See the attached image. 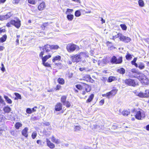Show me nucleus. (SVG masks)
<instances>
[{
	"label": "nucleus",
	"instance_id": "1",
	"mask_svg": "<svg viewBox=\"0 0 149 149\" xmlns=\"http://www.w3.org/2000/svg\"><path fill=\"white\" fill-rule=\"evenodd\" d=\"M119 38L120 41H123L125 43H128L131 40L130 38L125 36L120 33H119L116 35L113 36L112 38H111V39L114 40L116 38Z\"/></svg>",
	"mask_w": 149,
	"mask_h": 149
},
{
	"label": "nucleus",
	"instance_id": "2",
	"mask_svg": "<svg viewBox=\"0 0 149 149\" xmlns=\"http://www.w3.org/2000/svg\"><path fill=\"white\" fill-rule=\"evenodd\" d=\"M11 25L14 26L17 28H19L21 26L20 21L18 19L11 20L7 24L6 26L8 27H10L11 26Z\"/></svg>",
	"mask_w": 149,
	"mask_h": 149
},
{
	"label": "nucleus",
	"instance_id": "3",
	"mask_svg": "<svg viewBox=\"0 0 149 149\" xmlns=\"http://www.w3.org/2000/svg\"><path fill=\"white\" fill-rule=\"evenodd\" d=\"M139 77V79L143 85H146L149 84V80L146 76L143 74L140 73Z\"/></svg>",
	"mask_w": 149,
	"mask_h": 149
},
{
	"label": "nucleus",
	"instance_id": "4",
	"mask_svg": "<svg viewBox=\"0 0 149 149\" xmlns=\"http://www.w3.org/2000/svg\"><path fill=\"white\" fill-rule=\"evenodd\" d=\"M66 49L69 52H72L76 49L79 50V47L76 45L72 43H69L67 45Z\"/></svg>",
	"mask_w": 149,
	"mask_h": 149
},
{
	"label": "nucleus",
	"instance_id": "5",
	"mask_svg": "<svg viewBox=\"0 0 149 149\" xmlns=\"http://www.w3.org/2000/svg\"><path fill=\"white\" fill-rule=\"evenodd\" d=\"M145 116L144 111L141 109H139L136 111L135 118L138 120H141L145 118Z\"/></svg>",
	"mask_w": 149,
	"mask_h": 149
},
{
	"label": "nucleus",
	"instance_id": "6",
	"mask_svg": "<svg viewBox=\"0 0 149 149\" xmlns=\"http://www.w3.org/2000/svg\"><path fill=\"white\" fill-rule=\"evenodd\" d=\"M122 61V58L119 57L117 58L115 56L112 57L111 60V62L112 63L119 64Z\"/></svg>",
	"mask_w": 149,
	"mask_h": 149
},
{
	"label": "nucleus",
	"instance_id": "7",
	"mask_svg": "<svg viewBox=\"0 0 149 149\" xmlns=\"http://www.w3.org/2000/svg\"><path fill=\"white\" fill-rule=\"evenodd\" d=\"M136 95L141 98L147 97H149V91H146L144 93L142 92L136 93Z\"/></svg>",
	"mask_w": 149,
	"mask_h": 149
},
{
	"label": "nucleus",
	"instance_id": "8",
	"mask_svg": "<svg viewBox=\"0 0 149 149\" xmlns=\"http://www.w3.org/2000/svg\"><path fill=\"white\" fill-rule=\"evenodd\" d=\"M70 58L73 62L77 63L80 61L81 59V57L79 54H76L73 56H71Z\"/></svg>",
	"mask_w": 149,
	"mask_h": 149
},
{
	"label": "nucleus",
	"instance_id": "9",
	"mask_svg": "<svg viewBox=\"0 0 149 149\" xmlns=\"http://www.w3.org/2000/svg\"><path fill=\"white\" fill-rule=\"evenodd\" d=\"M125 84L129 86H134L136 84L134 80L132 79H129L125 80Z\"/></svg>",
	"mask_w": 149,
	"mask_h": 149
},
{
	"label": "nucleus",
	"instance_id": "10",
	"mask_svg": "<svg viewBox=\"0 0 149 149\" xmlns=\"http://www.w3.org/2000/svg\"><path fill=\"white\" fill-rule=\"evenodd\" d=\"M40 49H42L44 51L45 50L46 52H49L51 49V45L48 44L45 45L42 47H40Z\"/></svg>",
	"mask_w": 149,
	"mask_h": 149
},
{
	"label": "nucleus",
	"instance_id": "11",
	"mask_svg": "<svg viewBox=\"0 0 149 149\" xmlns=\"http://www.w3.org/2000/svg\"><path fill=\"white\" fill-rule=\"evenodd\" d=\"M118 90L115 88L111 90L110 92L108 93V95H109V96H113L115 95L117 93Z\"/></svg>",
	"mask_w": 149,
	"mask_h": 149
},
{
	"label": "nucleus",
	"instance_id": "12",
	"mask_svg": "<svg viewBox=\"0 0 149 149\" xmlns=\"http://www.w3.org/2000/svg\"><path fill=\"white\" fill-rule=\"evenodd\" d=\"M28 128L27 127L25 128L22 131V135L26 137H27L28 136Z\"/></svg>",
	"mask_w": 149,
	"mask_h": 149
},
{
	"label": "nucleus",
	"instance_id": "13",
	"mask_svg": "<svg viewBox=\"0 0 149 149\" xmlns=\"http://www.w3.org/2000/svg\"><path fill=\"white\" fill-rule=\"evenodd\" d=\"M46 141L47 146L51 148H53L55 147V145L51 142L48 139H46Z\"/></svg>",
	"mask_w": 149,
	"mask_h": 149
},
{
	"label": "nucleus",
	"instance_id": "14",
	"mask_svg": "<svg viewBox=\"0 0 149 149\" xmlns=\"http://www.w3.org/2000/svg\"><path fill=\"white\" fill-rule=\"evenodd\" d=\"M50 139L53 142L55 143L58 144L60 143V141L59 139L56 138L54 136H52L50 137Z\"/></svg>",
	"mask_w": 149,
	"mask_h": 149
},
{
	"label": "nucleus",
	"instance_id": "15",
	"mask_svg": "<svg viewBox=\"0 0 149 149\" xmlns=\"http://www.w3.org/2000/svg\"><path fill=\"white\" fill-rule=\"evenodd\" d=\"M107 61L106 59H103L102 60H99L98 61V65L101 66H103L106 64Z\"/></svg>",
	"mask_w": 149,
	"mask_h": 149
},
{
	"label": "nucleus",
	"instance_id": "16",
	"mask_svg": "<svg viewBox=\"0 0 149 149\" xmlns=\"http://www.w3.org/2000/svg\"><path fill=\"white\" fill-rule=\"evenodd\" d=\"M62 108V104L59 103L57 104L55 107V110L56 111H59L61 110Z\"/></svg>",
	"mask_w": 149,
	"mask_h": 149
},
{
	"label": "nucleus",
	"instance_id": "17",
	"mask_svg": "<svg viewBox=\"0 0 149 149\" xmlns=\"http://www.w3.org/2000/svg\"><path fill=\"white\" fill-rule=\"evenodd\" d=\"M45 7V4L44 2L40 3L38 7V9L40 10H43Z\"/></svg>",
	"mask_w": 149,
	"mask_h": 149
},
{
	"label": "nucleus",
	"instance_id": "18",
	"mask_svg": "<svg viewBox=\"0 0 149 149\" xmlns=\"http://www.w3.org/2000/svg\"><path fill=\"white\" fill-rule=\"evenodd\" d=\"M61 59V56H60L57 55L53 57L52 61L53 63H55L56 61H60Z\"/></svg>",
	"mask_w": 149,
	"mask_h": 149
},
{
	"label": "nucleus",
	"instance_id": "19",
	"mask_svg": "<svg viewBox=\"0 0 149 149\" xmlns=\"http://www.w3.org/2000/svg\"><path fill=\"white\" fill-rule=\"evenodd\" d=\"M79 54L80 56V57H81V58L83 57L85 58L88 57V53L86 52H80Z\"/></svg>",
	"mask_w": 149,
	"mask_h": 149
},
{
	"label": "nucleus",
	"instance_id": "20",
	"mask_svg": "<svg viewBox=\"0 0 149 149\" xmlns=\"http://www.w3.org/2000/svg\"><path fill=\"white\" fill-rule=\"evenodd\" d=\"M84 86L85 90L86 92H88L90 91L91 88V87L89 85L86 84H84Z\"/></svg>",
	"mask_w": 149,
	"mask_h": 149
},
{
	"label": "nucleus",
	"instance_id": "21",
	"mask_svg": "<svg viewBox=\"0 0 149 149\" xmlns=\"http://www.w3.org/2000/svg\"><path fill=\"white\" fill-rule=\"evenodd\" d=\"M51 55L50 54L45 56L42 58V61L46 62L47 60L51 57Z\"/></svg>",
	"mask_w": 149,
	"mask_h": 149
},
{
	"label": "nucleus",
	"instance_id": "22",
	"mask_svg": "<svg viewBox=\"0 0 149 149\" xmlns=\"http://www.w3.org/2000/svg\"><path fill=\"white\" fill-rule=\"evenodd\" d=\"M117 80V78L116 77L114 76L109 77L108 79V81L109 82H111L112 81Z\"/></svg>",
	"mask_w": 149,
	"mask_h": 149
},
{
	"label": "nucleus",
	"instance_id": "23",
	"mask_svg": "<svg viewBox=\"0 0 149 149\" xmlns=\"http://www.w3.org/2000/svg\"><path fill=\"white\" fill-rule=\"evenodd\" d=\"M138 66L140 70H142L144 68L145 66L144 64L142 62H140L138 64Z\"/></svg>",
	"mask_w": 149,
	"mask_h": 149
},
{
	"label": "nucleus",
	"instance_id": "24",
	"mask_svg": "<svg viewBox=\"0 0 149 149\" xmlns=\"http://www.w3.org/2000/svg\"><path fill=\"white\" fill-rule=\"evenodd\" d=\"M4 97L8 103L9 104H11L12 103V101L8 96L4 95Z\"/></svg>",
	"mask_w": 149,
	"mask_h": 149
},
{
	"label": "nucleus",
	"instance_id": "25",
	"mask_svg": "<svg viewBox=\"0 0 149 149\" xmlns=\"http://www.w3.org/2000/svg\"><path fill=\"white\" fill-rule=\"evenodd\" d=\"M94 97V95L93 94H91L90 96L88 98L86 102L88 103L91 102L93 99Z\"/></svg>",
	"mask_w": 149,
	"mask_h": 149
},
{
	"label": "nucleus",
	"instance_id": "26",
	"mask_svg": "<svg viewBox=\"0 0 149 149\" xmlns=\"http://www.w3.org/2000/svg\"><path fill=\"white\" fill-rule=\"evenodd\" d=\"M57 81L59 84L61 85H63L65 83V81L63 78H59Z\"/></svg>",
	"mask_w": 149,
	"mask_h": 149
},
{
	"label": "nucleus",
	"instance_id": "27",
	"mask_svg": "<svg viewBox=\"0 0 149 149\" xmlns=\"http://www.w3.org/2000/svg\"><path fill=\"white\" fill-rule=\"evenodd\" d=\"M67 18L69 21H72L74 18V16L72 14H67Z\"/></svg>",
	"mask_w": 149,
	"mask_h": 149
},
{
	"label": "nucleus",
	"instance_id": "28",
	"mask_svg": "<svg viewBox=\"0 0 149 149\" xmlns=\"http://www.w3.org/2000/svg\"><path fill=\"white\" fill-rule=\"evenodd\" d=\"M138 4L140 7H143L145 6V3L143 0H139L138 1Z\"/></svg>",
	"mask_w": 149,
	"mask_h": 149
},
{
	"label": "nucleus",
	"instance_id": "29",
	"mask_svg": "<svg viewBox=\"0 0 149 149\" xmlns=\"http://www.w3.org/2000/svg\"><path fill=\"white\" fill-rule=\"evenodd\" d=\"M117 71L121 74H124L125 73V70L123 68H121L117 70Z\"/></svg>",
	"mask_w": 149,
	"mask_h": 149
},
{
	"label": "nucleus",
	"instance_id": "30",
	"mask_svg": "<svg viewBox=\"0 0 149 149\" xmlns=\"http://www.w3.org/2000/svg\"><path fill=\"white\" fill-rule=\"evenodd\" d=\"M67 98V96L66 95H63L62 96L61 101L62 103L63 104L64 102H65L66 101V99Z\"/></svg>",
	"mask_w": 149,
	"mask_h": 149
},
{
	"label": "nucleus",
	"instance_id": "31",
	"mask_svg": "<svg viewBox=\"0 0 149 149\" xmlns=\"http://www.w3.org/2000/svg\"><path fill=\"white\" fill-rule=\"evenodd\" d=\"M11 110V108L8 107H5L3 108V111L6 113H9Z\"/></svg>",
	"mask_w": 149,
	"mask_h": 149
},
{
	"label": "nucleus",
	"instance_id": "32",
	"mask_svg": "<svg viewBox=\"0 0 149 149\" xmlns=\"http://www.w3.org/2000/svg\"><path fill=\"white\" fill-rule=\"evenodd\" d=\"M22 125V124L19 122H17L16 123L15 125V128L17 129H19L20 127H21Z\"/></svg>",
	"mask_w": 149,
	"mask_h": 149
},
{
	"label": "nucleus",
	"instance_id": "33",
	"mask_svg": "<svg viewBox=\"0 0 149 149\" xmlns=\"http://www.w3.org/2000/svg\"><path fill=\"white\" fill-rule=\"evenodd\" d=\"M15 96L16 97L15 98V100H17L18 99H21L22 97L21 96L19 93H15Z\"/></svg>",
	"mask_w": 149,
	"mask_h": 149
},
{
	"label": "nucleus",
	"instance_id": "34",
	"mask_svg": "<svg viewBox=\"0 0 149 149\" xmlns=\"http://www.w3.org/2000/svg\"><path fill=\"white\" fill-rule=\"evenodd\" d=\"M136 60L137 58H135L133 60L131 61V63L132 65H134L136 67H137L138 66V65L135 63Z\"/></svg>",
	"mask_w": 149,
	"mask_h": 149
},
{
	"label": "nucleus",
	"instance_id": "35",
	"mask_svg": "<svg viewBox=\"0 0 149 149\" xmlns=\"http://www.w3.org/2000/svg\"><path fill=\"white\" fill-rule=\"evenodd\" d=\"M7 38V36L6 35H3L1 38L0 39V42H3L5 41Z\"/></svg>",
	"mask_w": 149,
	"mask_h": 149
},
{
	"label": "nucleus",
	"instance_id": "36",
	"mask_svg": "<svg viewBox=\"0 0 149 149\" xmlns=\"http://www.w3.org/2000/svg\"><path fill=\"white\" fill-rule=\"evenodd\" d=\"M51 49L56 50L59 48V47L57 45H51Z\"/></svg>",
	"mask_w": 149,
	"mask_h": 149
},
{
	"label": "nucleus",
	"instance_id": "37",
	"mask_svg": "<svg viewBox=\"0 0 149 149\" xmlns=\"http://www.w3.org/2000/svg\"><path fill=\"white\" fill-rule=\"evenodd\" d=\"M81 14L80 10H76L75 13V15L76 17H79L81 15Z\"/></svg>",
	"mask_w": 149,
	"mask_h": 149
},
{
	"label": "nucleus",
	"instance_id": "38",
	"mask_svg": "<svg viewBox=\"0 0 149 149\" xmlns=\"http://www.w3.org/2000/svg\"><path fill=\"white\" fill-rule=\"evenodd\" d=\"M37 134L36 131L33 132L32 134L31 137L33 139H35L37 136Z\"/></svg>",
	"mask_w": 149,
	"mask_h": 149
},
{
	"label": "nucleus",
	"instance_id": "39",
	"mask_svg": "<svg viewBox=\"0 0 149 149\" xmlns=\"http://www.w3.org/2000/svg\"><path fill=\"white\" fill-rule=\"evenodd\" d=\"M63 104V105L67 107H69L71 105L70 103L68 101H66Z\"/></svg>",
	"mask_w": 149,
	"mask_h": 149
},
{
	"label": "nucleus",
	"instance_id": "40",
	"mask_svg": "<svg viewBox=\"0 0 149 149\" xmlns=\"http://www.w3.org/2000/svg\"><path fill=\"white\" fill-rule=\"evenodd\" d=\"M12 15L11 12H8L6 15H4L5 18H6V20L10 18Z\"/></svg>",
	"mask_w": 149,
	"mask_h": 149
},
{
	"label": "nucleus",
	"instance_id": "41",
	"mask_svg": "<svg viewBox=\"0 0 149 149\" xmlns=\"http://www.w3.org/2000/svg\"><path fill=\"white\" fill-rule=\"evenodd\" d=\"M130 113V112L128 110H124L122 112V114L125 116H127Z\"/></svg>",
	"mask_w": 149,
	"mask_h": 149
},
{
	"label": "nucleus",
	"instance_id": "42",
	"mask_svg": "<svg viewBox=\"0 0 149 149\" xmlns=\"http://www.w3.org/2000/svg\"><path fill=\"white\" fill-rule=\"evenodd\" d=\"M42 63L45 66L48 67H50L51 66L47 62L42 61Z\"/></svg>",
	"mask_w": 149,
	"mask_h": 149
},
{
	"label": "nucleus",
	"instance_id": "43",
	"mask_svg": "<svg viewBox=\"0 0 149 149\" xmlns=\"http://www.w3.org/2000/svg\"><path fill=\"white\" fill-rule=\"evenodd\" d=\"M120 26L123 30H126L127 29V27L126 25L125 24H121Z\"/></svg>",
	"mask_w": 149,
	"mask_h": 149
},
{
	"label": "nucleus",
	"instance_id": "44",
	"mask_svg": "<svg viewBox=\"0 0 149 149\" xmlns=\"http://www.w3.org/2000/svg\"><path fill=\"white\" fill-rule=\"evenodd\" d=\"M85 78H86V80L87 81H91V80L92 79H91L90 76L89 75H86L85 76Z\"/></svg>",
	"mask_w": 149,
	"mask_h": 149
},
{
	"label": "nucleus",
	"instance_id": "45",
	"mask_svg": "<svg viewBox=\"0 0 149 149\" xmlns=\"http://www.w3.org/2000/svg\"><path fill=\"white\" fill-rule=\"evenodd\" d=\"M81 129V127L80 126H75L74 130L75 131H79Z\"/></svg>",
	"mask_w": 149,
	"mask_h": 149
},
{
	"label": "nucleus",
	"instance_id": "46",
	"mask_svg": "<svg viewBox=\"0 0 149 149\" xmlns=\"http://www.w3.org/2000/svg\"><path fill=\"white\" fill-rule=\"evenodd\" d=\"M73 11V9L68 8L67 9V10L65 12V13L66 14H69L71 12H72Z\"/></svg>",
	"mask_w": 149,
	"mask_h": 149
},
{
	"label": "nucleus",
	"instance_id": "47",
	"mask_svg": "<svg viewBox=\"0 0 149 149\" xmlns=\"http://www.w3.org/2000/svg\"><path fill=\"white\" fill-rule=\"evenodd\" d=\"M28 2L32 4H35L36 3L35 0H27Z\"/></svg>",
	"mask_w": 149,
	"mask_h": 149
},
{
	"label": "nucleus",
	"instance_id": "48",
	"mask_svg": "<svg viewBox=\"0 0 149 149\" xmlns=\"http://www.w3.org/2000/svg\"><path fill=\"white\" fill-rule=\"evenodd\" d=\"M5 117L2 115H0V122H2L4 121Z\"/></svg>",
	"mask_w": 149,
	"mask_h": 149
},
{
	"label": "nucleus",
	"instance_id": "49",
	"mask_svg": "<svg viewBox=\"0 0 149 149\" xmlns=\"http://www.w3.org/2000/svg\"><path fill=\"white\" fill-rule=\"evenodd\" d=\"M47 25V23H44L41 26V28L43 30L45 29L46 26Z\"/></svg>",
	"mask_w": 149,
	"mask_h": 149
},
{
	"label": "nucleus",
	"instance_id": "50",
	"mask_svg": "<svg viewBox=\"0 0 149 149\" xmlns=\"http://www.w3.org/2000/svg\"><path fill=\"white\" fill-rule=\"evenodd\" d=\"M126 58L127 60H130L132 58L131 55L128 53L126 56Z\"/></svg>",
	"mask_w": 149,
	"mask_h": 149
},
{
	"label": "nucleus",
	"instance_id": "51",
	"mask_svg": "<svg viewBox=\"0 0 149 149\" xmlns=\"http://www.w3.org/2000/svg\"><path fill=\"white\" fill-rule=\"evenodd\" d=\"M26 112L27 113L31 114L32 113V110L30 108H27L26 110Z\"/></svg>",
	"mask_w": 149,
	"mask_h": 149
},
{
	"label": "nucleus",
	"instance_id": "52",
	"mask_svg": "<svg viewBox=\"0 0 149 149\" xmlns=\"http://www.w3.org/2000/svg\"><path fill=\"white\" fill-rule=\"evenodd\" d=\"M5 103L3 99L1 97V96L0 95V104H5Z\"/></svg>",
	"mask_w": 149,
	"mask_h": 149
},
{
	"label": "nucleus",
	"instance_id": "53",
	"mask_svg": "<svg viewBox=\"0 0 149 149\" xmlns=\"http://www.w3.org/2000/svg\"><path fill=\"white\" fill-rule=\"evenodd\" d=\"M44 51H41L39 54V57L41 58V59L44 56H43V55L44 54Z\"/></svg>",
	"mask_w": 149,
	"mask_h": 149
},
{
	"label": "nucleus",
	"instance_id": "54",
	"mask_svg": "<svg viewBox=\"0 0 149 149\" xmlns=\"http://www.w3.org/2000/svg\"><path fill=\"white\" fill-rule=\"evenodd\" d=\"M131 71L133 73H135L138 74L139 75L140 74H139V72H138L135 69H132L131 70Z\"/></svg>",
	"mask_w": 149,
	"mask_h": 149
},
{
	"label": "nucleus",
	"instance_id": "55",
	"mask_svg": "<svg viewBox=\"0 0 149 149\" xmlns=\"http://www.w3.org/2000/svg\"><path fill=\"white\" fill-rule=\"evenodd\" d=\"M76 87L79 90H81L82 88V86L79 84H77L76 85Z\"/></svg>",
	"mask_w": 149,
	"mask_h": 149
},
{
	"label": "nucleus",
	"instance_id": "56",
	"mask_svg": "<svg viewBox=\"0 0 149 149\" xmlns=\"http://www.w3.org/2000/svg\"><path fill=\"white\" fill-rule=\"evenodd\" d=\"M6 18L4 15L0 16V20H6Z\"/></svg>",
	"mask_w": 149,
	"mask_h": 149
},
{
	"label": "nucleus",
	"instance_id": "57",
	"mask_svg": "<svg viewBox=\"0 0 149 149\" xmlns=\"http://www.w3.org/2000/svg\"><path fill=\"white\" fill-rule=\"evenodd\" d=\"M61 88V86L60 85L58 84L57 85L55 89L56 90H59Z\"/></svg>",
	"mask_w": 149,
	"mask_h": 149
},
{
	"label": "nucleus",
	"instance_id": "58",
	"mask_svg": "<svg viewBox=\"0 0 149 149\" xmlns=\"http://www.w3.org/2000/svg\"><path fill=\"white\" fill-rule=\"evenodd\" d=\"M1 66H2V68H1V70L3 72L5 70V67H4V65H3V63H1Z\"/></svg>",
	"mask_w": 149,
	"mask_h": 149
},
{
	"label": "nucleus",
	"instance_id": "59",
	"mask_svg": "<svg viewBox=\"0 0 149 149\" xmlns=\"http://www.w3.org/2000/svg\"><path fill=\"white\" fill-rule=\"evenodd\" d=\"M104 103V100H101L99 102V104L100 105H102Z\"/></svg>",
	"mask_w": 149,
	"mask_h": 149
},
{
	"label": "nucleus",
	"instance_id": "60",
	"mask_svg": "<svg viewBox=\"0 0 149 149\" xmlns=\"http://www.w3.org/2000/svg\"><path fill=\"white\" fill-rule=\"evenodd\" d=\"M19 0H13V3L18 4L19 2Z\"/></svg>",
	"mask_w": 149,
	"mask_h": 149
},
{
	"label": "nucleus",
	"instance_id": "61",
	"mask_svg": "<svg viewBox=\"0 0 149 149\" xmlns=\"http://www.w3.org/2000/svg\"><path fill=\"white\" fill-rule=\"evenodd\" d=\"M102 96L103 97H107L109 98V95H108V93H107L106 94H102Z\"/></svg>",
	"mask_w": 149,
	"mask_h": 149
},
{
	"label": "nucleus",
	"instance_id": "62",
	"mask_svg": "<svg viewBox=\"0 0 149 149\" xmlns=\"http://www.w3.org/2000/svg\"><path fill=\"white\" fill-rule=\"evenodd\" d=\"M36 143L37 144L41 145L42 144V141L40 140H38L36 141Z\"/></svg>",
	"mask_w": 149,
	"mask_h": 149
},
{
	"label": "nucleus",
	"instance_id": "63",
	"mask_svg": "<svg viewBox=\"0 0 149 149\" xmlns=\"http://www.w3.org/2000/svg\"><path fill=\"white\" fill-rule=\"evenodd\" d=\"M37 107L36 106H35L32 109V112H35L36 111V109H37Z\"/></svg>",
	"mask_w": 149,
	"mask_h": 149
},
{
	"label": "nucleus",
	"instance_id": "64",
	"mask_svg": "<svg viewBox=\"0 0 149 149\" xmlns=\"http://www.w3.org/2000/svg\"><path fill=\"white\" fill-rule=\"evenodd\" d=\"M12 116H11V115H10V116L8 115L7 117V118L8 120H10L12 118Z\"/></svg>",
	"mask_w": 149,
	"mask_h": 149
}]
</instances>
